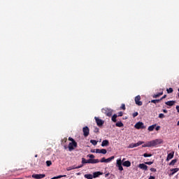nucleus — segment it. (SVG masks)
<instances>
[{
  "instance_id": "13d9d810",
  "label": "nucleus",
  "mask_w": 179,
  "mask_h": 179,
  "mask_svg": "<svg viewBox=\"0 0 179 179\" xmlns=\"http://www.w3.org/2000/svg\"><path fill=\"white\" fill-rule=\"evenodd\" d=\"M92 153H94V150H93V151H92Z\"/></svg>"
},
{
  "instance_id": "a878e982",
  "label": "nucleus",
  "mask_w": 179,
  "mask_h": 179,
  "mask_svg": "<svg viewBox=\"0 0 179 179\" xmlns=\"http://www.w3.org/2000/svg\"><path fill=\"white\" fill-rule=\"evenodd\" d=\"M162 94H163V92H159V94H155L153 96V98L154 99H157V97H159V96H162Z\"/></svg>"
},
{
  "instance_id": "9b49d317",
  "label": "nucleus",
  "mask_w": 179,
  "mask_h": 179,
  "mask_svg": "<svg viewBox=\"0 0 179 179\" xmlns=\"http://www.w3.org/2000/svg\"><path fill=\"white\" fill-rule=\"evenodd\" d=\"M138 168L141 169V170H144V171H148V166L145 164H139Z\"/></svg>"
},
{
  "instance_id": "58836bf2",
  "label": "nucleus",
  "mask_w": 179,
  "mask_h": 179,
  "mask_svg": "<svg viewBox=\"0 0 179 179\" xmlns=\"http://www.w3.org/2000/svg\"><path fill=\"white\" fill-rule=\"evenodd\" d=\"M87 157H90V159H94V156L93 155H88Z\"/></svg>"
},
{
  "instance_id": "dca6fc26",
  "label": "nucleus",
  "mask_w": 179,
  "mask_h": 179,
  "mask_svg": "<svg viewBox=\"0 0 179 179\" xmlns=\"http://www.w3.org/2000/svg\"><path fill=\"white\" fill-rule=\"evenodd\" d=\"M165 104H166V106H169V107H172V106L176 104V101H168L165 102Z\"/></svg>"
},
{
  "instance_id": "3c124183",
  "label": "nucleus",
  "mask_w": 179,
  "mask_h": 179,
  "mask_svg": "<svg viewBox=\"0 0 179 179\" xmlns=\"http://www.w3.org/2000/svg\"><path fill=\"white\" fill-rule=\"evenodd\" d=\"M109 176H110V173H106V174L105 175V177L107 178V177H108Z\"/></svg>"
},
{
  "instance_id": "79ce46f5",
  "label": "nucleus",
  "mask_w": 179,
  "mask_h": 179,
  "mask_svg": "<svg viewBox=\"0 0 179 179\" xmlns=\"http://www.w3.org/2000/svg\"><path fill=\"white\" fill-rule=\"evenodd\" d=\"M120 108H122V110H125V104L122 103Z\"/></svg>"
},
{
  "instance_id": "864d4df0",
  "label": "nucleus",
  "mask_w": 179,
  "mask_h": 179,
  "mask_svg": "<svg viewBox=\"0 0 179 179\" xmlns=\"http://www.w3.org/2000/svg\"><path fill=\"white\" fill-rule=\"evenodd\" d=\"M166 95H164L162 99H161V100H163V99H166Z\"/></svg>"
},
{
  "instance_id": "09e8293b",
  "label": "nucleus",
  "mask_w": 179,
  "mask_h": 179,
  "mask_svg": "<svg viewBox=\"0 0 179 179\" xmlns=\"http://www.w3.org/2000/svg\"><path fill=\"white\" fill-rule=\"evenodd\" d=\"M163 113H164L165 114H167L168 111H167V110L164 109V110H163Z\"/></svg>"
},
{
  "instance_id": "ea45409f",
  "label": "nucleus",
  "mask_w": 179,
  "mask_h": 179,
  "mask_svg": "<svg viewBox=\"0 0 179 179\" xmlns=\"http://www.w3.org/2000/svg\"><path fill=\"white\" fill-rule=\"evenodd\" d=\"M99 129L98 127H95L94 131L95 132V134H97V132H99Z\"/></svg>"
},
{
  "instance_id": "bf43d9fd",
  "label": "nucleus",
  "mask_w": 179,
  "mask_h": 179,
  "mask_svg": "<svg viewBox=\"0 0 179 179\" xmlns=\"http://www.w3.org/2000/svg\"><path fill=\"white\" fill-rule=\"evenodd\" d=\"M66 141H67V139L66 138V139H65V142H66Z\"/></svg>"
},
{
  "instance_id": "f257e3e1",
  "label": "nucleus",
  "mask_w": 179,
  "mask_h": 179,
  "mask_svg": "<svg viewBox=\"0 0 179 179\" xmlns=\"http://www.w3.org/2000/svg\"><path fill=\"white\" fill-rule=\"evenodd\" d=\"M162 143H163V141L162 139H155L150 141L151 148L157 146V145H162Z\"/></svg>"
},
{
  "instance_id": "49530a36",
  "label": "nucleus",
  "mask_w": 179,
  "mask_h": 179,
  "mask_svg": "<svg viewBox=\"0 0 179 179\" xmlns=\"http://www.w3.org/2000/svg\"><path fill=\"white\" fill-rule=\"evenodd\" d=\"M113 122H117V118L113 117Z\"/></svg>"
},
{
  "instance_id": "f03ea898",
  "label": "nucleus",
  "mask_w": 179,
  "mask_h": 179,
  "mask_svg": "<svg viewBox=\"0 0 179 179\" xmlns=\"http://www.w3.org/2000/svg\"><path fill=\"white\" fill-rule=\"evenodd\" d=\"M75 148H78V143H69V152H72V150H75Z\"/></svg>"
},
{
  "instance_id": "4c0bfd02",
  "label": "nucleus",
  "mask_w": 179,
  "mask_h": 179,
  "mask_svg": "<svg viewBox=\"0 0 179 179\" xmlns=\"http://www.w3.org/2000/svg\"><path fill=\"white\" fill-rule=\"evenodd\" d=\"M164 114H163V113H160L159 115V118H164Z\"/></svg>"
},
{
  "instance_id": "6e6552de",
  "label": "nucleus",
  "mask_w": 179,
  "mask_h": 179,
  "mask_svg": "<svg viewBox=\"0 0 179 179\" xmlns=\"http://www.w3.org/2000/svg\"><path fill=\"white\" fill-rule=\"evenodd\" d=\"M45 177V174H33L32 175V178H36V179H41L44 178Z\"/></svg>"
},
{
  "instance_id": "a19ab883",
  "label": "nucleus",
  "mask_w": 179,
  "mask_h": 179,
  "mask_svg": "<svg viewBox=\"0 0 179 179\" xmlns=\"http://www.w3.org/2000/svg\"><path fill=\"white\" fill-rule=\"evenodd\" d=\"M122 115H123L122 112H119V113H117V117H122Z\"/></svg>"
},
{
  "instance_id": "412c9836",
  "label": "nucleus",
  "mask_w": 179,
  "mask_h": 179,
  "mask_svg": "<svg viewBox=\"0 0 179 179\" xmlns=\"http://www.w3.org/2000/svg\"><path fill=\"white\" fill-rule=\"evenodd\" d=\"M179 171L178 168H175L171 170V171H172L171 173V176H174L175 173H177Z\"/></svg>"
},
{
  "instance_id": "2f4dec72",
  "label": "nucleus",
  "mask_w": 179,
  "mask_h": 179,
  "mask_svg": "<svg viewBox=\"0 0 179 179\" xmlns=\"http://www.w3.org/2000/svg\"><path fill=\"white\" fill-rule=\"evenodd\" d=\"M143 157H152V155L151 154L145 153V154H143Z\"/></svg>"
},
{
  "instance_id": "f704fd0d",
  "label": "nucleus",
  "mask_w": 179,
  "mask_h": 179,
  "mask_svg": "<svg viewBox=\"0 0 179 179\" xmlns=\"http://www.w3.org/2000/svg\"><path fill=\"white\" fill-rule=\"evenodd\" d=\"M145 164H148V166H152V164H153V162H145Z\"/></svg>"
},
{
  "instance_id": "052dcab7",
  "label": "nucleus",
  "mask_w": 179,
  "mask_h": 179,
  "mask_svg": "<svg viewBox=\"0 0 179 179\" xmlns=\"http://www.w3.org/2000/svg\"><path fill=\"white\" fill-rule=\"evenodd\" d=\"M77 174H78V176H79V174H80V173H77Z\"/></svg>"
},
{
  "instance_id": "603ef678",
  "label": "nucleus",
  "mask_w": 179,
  "mask_h": 179,
  "mask_svg": "<svg viewBox=\"0 0 179 179\" xmlns=\"http://www.w3.org/2000/svg\"><path fill=\"white\" fill-rule=\"evenodd\" d=\"M148 179H155V176H150Z\"/></svg>"
},
{
  "instance_id": "680f3d73",
  "label": "nucleus",
  "mask_w": 179,
  "mask_h": 179,
  "mask_svg": "<svg viewBox=\"0 0 179 179\" xmlns=\"http://www.w3.org/2000/svg\"><path fill=\"white\" fill-rule=\"evenodd\" d=\"M111 120H113V117H111Z\"/></svg>"
},
{
  "instance_id": "c9c22d12",
  "label": "nucleus",
  "mask_w": 179,
  "mask_h": 179,
  "mask_svg": "<svg viewBox=\"0 0 179 179\" xmlns=\"http://www.w3.org/2000/svg\"><path fill=\"white\" fill-rule=\"evenodd\" d=\"M69 141H71V143H73L76 142V141H75L72 138V137H69Z\"/></svg>"
},
{
  "instance_id": "c756f323",
  "label": "nucleus",
  "mask_w": 179,
  "mask_h": 179,
  "mask_svg": "<svg viewBox=\"0 0 179 179\" xmlns=\"http://www.w3.org/2000/svg\"><path fill=\"white\" fill-rule=\"evenodd\" d=\"M87 163H89V162H87V160H86V159L82 158V164H86Z\"/></svg>"
},
{
  "instance_id": "a211bd4d",
  "label": "nucleus",
  "mask_w": 179,
  "mask_h": 179,
  "mask_svg": "<svg viewBox=\"0 0 179 179\" xmlns=\"http://www.w3.org/2000/svg\"><path fill=\"white\" fill-rule=\"evenodd\" d=\"M122 166H124V167H131V162L125 161L124 162H123Z\"/></svg>"
},
{
  "instance_id": "4468645a",
  "label": "nucleus",
  "mask_w": 179,
  "mask_h": 179,
  "mask_svg": "<svg viewBox=\"0 0 179 179\" xmlns=\"http://www.w3.org/2000/svg\"><path fill=\"white\" fill-rule=\"evenodd\" d=\"M173 157H174V152H172L168 154V156L166 158V162H170V160H171V159H173Z\"/></svg>"
},
{
  "instance_id": "aec40b11",
  "label": "nucleus",
  "mask_w": 179,
  "mask_h": 179,
  "mask_svg": "<svg viewBox=\"0 0 179 179\" xmlns=\"http://www.w3.org/2000/svg\"><path fill=\"white\" fill-rule=\"evenodd\" d=\"M115 125L119 128H122V127H124V124L122 122H116Z\"/></svg>"
},
{
  "instance_id": "f3484780",
  "label": "nucleus",
  "mask_w": 179,
  "mask_h": 179,
  "mask_svg": "<svg viewBox=\"0 0 179 179\" xmlns=\"http://www.w3.org/2000/svg\"><path fill=\"white\" fill-rule=\"evenodd\" d=\"M110 145V143L108 142V140H103L101 143V146L104 148V146H108Z\"/></svg>"
},
{
  "instance_id": "bb28decb",
  "label": "nucleus",
  "mask_w": 179,
  "mask_h": 179,
  "mask_svg": "<svg viewBox=\"0 0 179 179\" xmlns=\"http://www.w3.org/2000/svg\"><path fill=\"white\" fill-rule=\"evenodd\" d=\"M90 143L94 145V146H96V145H97V141H96V140H90Z\"/></svg>"
},
{
  "instance_id": "39448f33",
  "label": "nucleus",
  "mask_w": 179,
  "mask_h": 179,
  "mask_svg": "<svg viewBox=\"0 0 179 179\" xmlns=\"http://www.w3.org/2000/svg\"><path fill=\"white\" fill-rule=\"evenodd\" d=\"M145 142L143 141H138L136 143H131L129 145V148H138V146H141V145H143Z\"/></svg>"
},
{
  "instance_id": "7c9ffc66",
  "label": "nucleus",
  "mask_w": 179,
  "mask_h": 179,
  "mask_svg": "<svg viewBox=\"0 0 179 179\" xmlns=\"http://www.w3.org/2000/svg\"><path fill=\"white\" fill-rule=\"evenodd\" d=\"M167 93L170 94V93H173V88L170 87L169 89L166 90Z\"/></svg>"
},
{
  "instance_id": "6e6d98bb",
  "label": "nucleus",
  "mask_w": 179,
  "mask_h": 179,
  "mask_svg": "<svg viewBox=\"0 0 179 179\" xmlns=\"http://www.w3.org/2000/svg\"><path fill=\"white\" fill-rule=\"evenodd\" d=\"M178 97H179V88H178Z\"/></svg>"
},
{
  "instance_id": "37998d69",
  "label": "nucleus",
  "mask_w": 179,
  "mask_h": 179,
  "mask_svg": "<svg viewBox=\"0 0 179 179\" xmlns=\"http://www.w3.org/2000/svg\"><path fill=\"white\" fill-rule=\"evenodd\" d=\"M133 117L134 118H135V117H138V112H135L134 113H133Z\"/></svg>"
},
{
  "instance_id": "6ab92c4d",
  "label": "nucleus",
  "mask_w": 179,
  "mask_h": 179,
  "mask_svg": "<svg viewBox=\"0 0 179 179\" xmlns=\"http://www.w3.org/2000/svg\"><path fill=\"white\" fill-rule=\"evenodd\" d=\"M85 178H87V179H93V175L92 174H85L84 176Z\"/></svg>"
},
{
  "instance_id": "b1692460",
  "label": "nucleus",
  "mask_w": 179,
  "mask_h": 179,
  "mask_svg": "<svg viewBox=\"0 0 179 179\" xmlns=\"http://www.w3.org/2000/svg\"><path fill=\"white\" fill-rule=\"evenodd\" d=\"M177 163V159H173L170 163L169 166H174Z\"/></svg>"
},
{
  "instance_id": "7ed1b4c3",
  "label": "nucleus",
  "mask_w": 179,
  "mask_h": 179,
  "mask_svg": "<svg viewBox=\"0 0 179 179\" xmlns=\"http://www.w3.org/2000/svg\"><path fill=\"white\" fill-rule=\"evenodd\" d=\"M83 132L85 138H87V136L89 135V134H90V129L87 127V126H85L83 128Z\"/></svg>"
},
{
  "instance_id": "2eb2a0df",
  "label": "nucleus",
  "mask_w": 179,
  "mask_h": 179,
  "mask_svg": "<svg viewBox=\"0 0 179 179\" xmlns=\"http://www.w3.org/2000/svg\"><path fill=\"white\" fill-rule=\"evenodd\" d=\"M99 176H103V173L100 171L94 172L92 176L94 178H97Z\"/></svg>"
},
{
  "instance_id": "de8ad7c7",
  "label": "nucleus",
  "mask_w": 179,
  "mask_h": 179,
  "mask_svg": "<svg viewBox=\"0 0 179 179\" xmlns=\"http://www.w3.org/2000/svg\"><path fill=\"white\" fill-rule=\"evenodd\" d=\"M156 131H159L160 129V126H157L156 128H155Z\"/></svg>"
},
{
  "instance_id": "72a5a7b5",
  "label": "nucleus",
  "mask_w": 179,
  "mask_h": 179,
  "mask_svg": "<svg viewBox=\"0 0 179 179\" xmlns=\"http://www.w3.org/2000/svg\"><path fill=\"white\" fill-rule=\"evenodd\" d=\"M63 177H66V175H59L58 176H56V178H62Z\"/></svg>"
},
{
  "instance_id": "5701e85b",
  "label": "nucleus",
  "mask_w": 179,
  "mask_h": 179,
  "mask_svg": "<svg viewBox=\"0 0 179 179\" xmlns=\"http://www.w3.org/2000/svg\"><path fill=\"white\" fill-rule=\"evenodd\" d=\"M156 128V124H152L148 127V131H152Z\"/></svg>"
},
{
  "instance_id": "9d476101",
  "label": "nucleus",
  "mask_w": 179,
  "mask_h": 179,
  "mask_svg": "<svg viewBox=\"0 0 179 179\" xmlns=\"http://www.w3.org/2000/svg\"><path fill=\"white\" fill-rule=\"evenodd\" d=\"M96 122L98 125V127H103L104 124V121L101 120V119H99L98 117H95Z\"/></svg>"
},
{
  "instance_id": "1a4fd4ad",
  "label": "nucleus",
  "mask_w": 179,
  "mask_h": 179,
  "mask_svg": "<svg viewBox=\"0 0 179 179\" xmlns=\"http://www.w3.org/2000/svg\"><path fill=\"white\" fill-rule=\"evenodd\" d=\"M102 113L106 114L108 117H111V115H113V112L108 109H102Z\"/></svg>"
},
{
  "instance_id": "a18cd8bd",
  "label": "nucleus",
  "mask_w": 179,
  "mask_h": 179,
  "mask_svg": "<svg viewBox=\"0 0 179 179\" xmlns=\"http://www.w3.org/2000/svg\"><path fill=\"white\" fill-rule=\"evenodd\" d=\"M150 171H152V172H156V169H155V168H151L150 169Z\"/></svg>"
},
{
  "instance_id": "8fccbe9b",
  "label": "nucleus",
  "mask_w": 179,
  "mask_h": 179,
  "mask_svg": "<svg viewBox=\"0 0 179 179\" xmlns=\"http://www.w3.org/2000/svg\"><path fill=\"white\" fill-rule=\"evenodd\" d=\"M117 117H118V115L115 114V115H113V118H117Z\"/></svg>"
},
{
  "instance_id": "20e7f679",
  "label": "nucleus",
  "mask_w": 179,
  "mask_h": 179,
  "mask_svg": "<svg viewBox=\"0 0 179 179\" xmlns=\"http://www.w3.org/2000/svg\"><path fill=\"white\" fill-rule=\"evenodd\" d=\"M134 128H136V129H143V128H145V126L143 125V122H138L135 124Z\"/></svg>"
},
{
  "instance_id": "0eeeda50",
  "label": "nucleus",
  "mask_w": 179,
  "mask_h": 179,
  "mask_svg": "<svg viewBox=\"0 0 179 179\" xmlns=\"http://www.w3.org/2000/svg\"><path fill=\"white\" fill-rule=\"evenodd\" d=\"M117 167L120 171H122V170H124V168L122 167V162L121 159H118L117 161Z\"/></svg>"
},
{
  "instance_id": "423d86ee",
  "label": "nucleus",
  "mask_w": 179,
  "mask_h": 179,
  "mask_svg": "<svg viewBox=\"0 0 179 179\" xmlns=\"http://www.w3.org/2000/svg\"><path fill=\"white\" fill-rule=\"evenodd\" d=\"M134 101L137 106H142L143 104L142 101H141V96L138 95L135 97Z\"/></svg>"
},
{
  "instance_id": "393cba45",
  "label": "nucleus",
  "mask_w": 179,
  "mask_h": 179,
  "mask_svg": "<svg viewBox=\"0 0 179 179\" xmlns=\"http://www.w3.org/2000/svg\"><path fill=\"white\" fill-rule=\"evenodd\" d=\"M87 163L90 164H94V159H88Z\"/></svg>"
},
{
  "instance_id": "e2e57ef3",
  "label": "nucleus",
  "mask_w": 179,
  "mask_h": 179,
  "mask_svg": "<svg viewBox=\"0 0 179 179\" xmlns=\"http://www.w3.org/2000/svg\"><path fill=\"white\" fill-rule=\"evenodd\" d=\"M113 159H114V157H113Z\"/></svg>"
},
{
  "instance_id": "4d7b16f0",
  "label": "nucleus",
  "mask_w": 179,
  "mask_h": 179,
  "mask_svg": "<svg viewBox=\"0 0 179 179\" xmlns=\"http://www.w3.org/2000/svg\"><path fill=\"white\" fill-rule=\"evenodd\" d=\"M177 125H178V126H179V121L178 122Z\"/></svg>"
},
{
  "instance_id": "473e14b6",
  "label": "nucleus",
  "mask_w": 179,
  "mask_h": 179,
  "mask_svg": "<svg viewBox=\"0 0 179 179\" xmlns=\"http://www.w3.org/2000/svg\"><path fill=\"white\" fill-rule=\"evenodd\" d=\"M46 164H47L48 167H50V166H51V164H52V162H51V161H47Z\"/></svg>"
},
{
  "instance_id": "c85d7f7f",
  "label": "nucleus",
  "mask_w": 179,
  "mask_h": 179,
  "mask_svg": "<svg viewBox=\"0 0 179 179\" xmlns=\"http://www.w3.org/2000/svg\"><path fill=\"white\" fill-rule=\"evenodd\" d=\"M111 160H113V157L106 159V163H110V162H111Z\"/></svg>"
},
{
  "instance_id": "5fc2aeb1",
  "label": "nucleus",
  "mask_w": 179,
  "mask_h": 179,
  "mask_svg": "<svg viewBox=\"0 0 179 179\" xmlns=\"http://www.w3.org/2000/svg\"><path fill=\"white\" fill-rule=\"evenodd\" d=\"M38 155H35V157H38Z\"/></svg>"
},
{
  "instance_id": "cd10ccee",
  "label": "nucleus",
  "mask_w": 179,
  "mask_h": 179,
  "mask_svg": "<svg viewBox=\"0 0 179 179\" xmlns=\"http://www.w3.org/2000/svg\"><path fill=\"white\" fill-rule=\"evenodd\" d=\"M160 100L159 99H152L151 100V103H154V104H156L157 103H159Z\"/></svg>"
},
{
  "instance_id": "ddd939ff",
  "label": "nucleus",
  "mask_w": 179,
  "mask_h": 179,
  "mask_svg": "<svg viewBox=\"0 0 179 179\" xmlns=\"http://www.w3.org/2000/svg\"><path fill=\"white\" fill-rule=\"evenodd\" d=\"M96 153H101L102 155H106L107 153V150L106 149H96Z\"/></svg>"
},
{
  "instance_id": "c03bdc74",
  "label": "nucleus",
  "mask_w": 179,
  "mask_h": 179,
  "mask_svg": "<svg viewBox=\"0 0 179 179\" xmlns=\"http://www.w3.org/2000/svg\"><path fill=\"white\" fill-rule=\"evenodd\" d=\"M94 164H96V163H100V161L99 159H94Z\"/></svg>"
},
{
  "instance_id": "f8f14e48",
  "label": "nucleus",
  "mask_w": 179,
  "mask_h": 179,
  "mask_svg": "<svg viewBox=\"0 0 179 179\" xmlns=\"http://www.w3.org/2000/svg\"><path fill=\"white\" fill-rule=\"evenodd\" d=\"M83 167V165H80V166H70V167H68L66 169L67 171H71V170H75L76 169H80Z\"/></svg>"
},
{
  "instance_id": "e433bc0d",
  "label": "nucleus",
  "mask_w": 179,
  "mask_h": 179,
  "mask_svg": "<svg viewBox=\"0 0 179 179\" xmlns=\"http://www.w3.org/2000/svg\"><path fill=\"white\" fill-rule=\"evenodd\" d=\"M100 162L101 163H106V158L105 157L101 158V159L100 160Z\"/></svg>"
},
{
  "instance_id": "4be33fe9",
  "label": "nucleus",
  "mask_w": 179,
  "mask_h": 179,
  "mask_svg": "<svg viewBox=\"0 0 179 179\" xmlns=\"http://www.w3.org/2000/svg\"><path fill=\"white\" fill-rule=\"evenodd\" d=\"M143 148H151L150 141L147 142L145 144L142 145Z\"/></svg>"
}]
</instances>
